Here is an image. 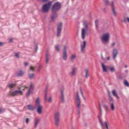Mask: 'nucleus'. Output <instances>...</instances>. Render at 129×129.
Instances as JSON below:
<instances>
[{
    "instance_id": "nucleus-35",
    "label": "nucleus",
    "mask_w": 129,
    "mask_h": 129,
    "mask_svg": "<svg viewBox=\"0 0 129 129\" xmlns=\"http://www.w3.org/2000/svg\"><path fill=\"white\" fill-rule=\"evenodd\" d=\"M124 83L125 85H126L127 86H129V84L128 83L126 80H124Z\"/></svg>"
},
{
    "instance_id": "nucleus-40",
    "label": "nucleus",
    "mask_w": 129,
    "mask_h": 129,
    "mask_svg": "<svg viewBox=\"0 0 129 129\" xmlns=\"http://www.w3.org/2000/svg\"><path fill=\"white\" fill-rule=\"evenodd\" d=\"M98 22V20H96L95 21V26L96 27V28H98V26L97 25V23Z\"/></svg>"
},
{
    "instance_id": "nucleus-39",
    "label": "nucleus",
    "mask_w": 129,
    "mask_h": 129,
    "mask_svg": "<svg viewBox=\"0 0 129 129\" xmlns=\"http://www.w3.org/2000/svg\"><path fill=\"white\" fill-rule=\"evenodd\" d=\"M30 90H28V91L27 92V94H26V96L27 97H28L30 93Z\"/></svg>"
},
{
    "instance_id": "nucleus-47",
    "label": "nucleus",
    "mask_w": 129,
    "mask_h": 129,
    "mask_svg": "<svg viewBox=\"0 0 129 129\" xmlns=\"http://www.w3.org/2000/svg\"><path fill=\"white\" fill-rule=\"evenodd\" d=\"M41 66H40L39 68L37 70V71L38 72H39L41 68Z\"/></svg>"
},
{
    "instance_id": "nucleus-57",
    "label": "nucleus",
    "mask_w": 129,
    "mask_h": 129,
    "mask_svg": "<svg viewBox=\"0 0 129 129\" xmlns=\"http://www.w3.org/2000/svg\"><path fill=\"white\" fill-rule=\"evenodd\" d=\"M82 97L83 98V99L85 100H86V99L84 97V96H82Z\"/></svg>"
},
{
    "instance_id": "nucleus-30",
    "label": "nucleus",
    "mask_w": 129,
    "mask_h": 129,
    "mask_svg": "<svg viewBox=\"0 0 129 129\" xmlns=\"http://www.w3.org/2000/svg\"><path fill=\"white\" fill-rule=\"evenodd\" d=\"M106 6H107L109 4V0H103Z\"/></svg>"
},
{
    "instance_id": "nucleus-43",
    "label": "nucleus",
    "mask_w": 129,
    "mask_h": 129,
    "mask_svg": "<svg viewBox=\"0 0 129 129\" xmlns=\"http://www.w3.org/2000/svg\"><path fill=\"white\" fill-rule=\"evenodd\" d=\"M48 101L49 102H52V98L50 96L48 99Z\"/></svg>"
},
{
    "instance_id": "nucleus-42",
    "label": "nucleus",
    "mask_w": 129,
    "mask_h": 129,
    "mask_svg": "<svg viewBox=\"0 0 129 129\" xmlns=\"http://www.w3.org/2000/svg\"><path fill=\"white\" fill-rule=\"evenodd\" d=\"M29 121V119L28 118H27L26 119V122L27 124H28Z\"/></svg>"
},
{
    "instance_id": "nucleus-49",
    "label": "nucleus",
    "mask_w": 129,
    "mask_h": 129,
    "mask_svg": "<svg viewBox=\"0 0 129 129\" xmlns=\"http://www.w3.org/2000/svg\"><path fill=\"white\" fill-rule=\"evenodd\" d=\"M115 43H113L112 44L111 46L112 47H113L115 45Z\"/></svg>"
},
{
    "instance_id": "nucleus-14",
    "label": "nucleus",
    "mask_w": 129,
    "mask_h": 129,
    "mask_svg": "<svg viewBox=\"0 0 129 129\" xmlns=\"http://www.w3.org/2000/svg\"><path fill=\"white\" fill-rule=\"evenodd\" d=\"M52 13L51 15V18L52 21H54V19L57 16V14L56 12H52Z\"/></svg>"
},
{
    "instance_id": "nucleus-55",
    "label": "nucleus",
    "mask_w": 129,
    "mask_h": 129,
    "mask_svg": "<svg viewBox=\"0 0 129 129\" xmlns=\"http://www.w3.org/2000/svg\"><path fill=\"white\" fill-rule=\"evenodd\" d=\"M48 0H43L42 1L43 2H45L47 1Z\"/></svg>"
},
{
    "instance_id": "nucleus-21",
    "label": "nucleus",
    "mask_w": 129,
    "mask_h": 129,
    "mask_svg": "<svg viewBox=\"0 0 129 129\" xmlns=\"http://www.w3.org/2000/svg\"><path fill=\"white\" fill-rule=\"evenodd\" d=\"M112 93L114 96L116 97L117 99H119V98L116 93V90L115 89L113 90L112 92Z\"/></svg>"
},
{
    "instance_id": "nucleus-4",
    "label": "nucleus",
    "mask_w": 129,
    "mask_h": 129,
    "mask_svg": "<svg viewBox=\"0 0 129 129\" xmlns=\"http://www.w3.org/2000/svg\"><path fill=\"white\" fill-rule=\"evenodd\" d=\"M101 66L103 71L104 72H107L108 70H110V71L112 72L115 71V69L114 67H110V66H106L104 63L101 62Z\"/></svg>"
},
{
    "instance_id": "nucleus-1",
    "label": "nucleus",
    "mask_w": 129,
    "mask_h": 129,
    "mask_svg": "<svg viewBox=\"0 0 129 129\" xmlns=\"http://www.w3.org/2000/svg\"><path fill=\"white\" fill-rule=\"evenodd\" d=\"M76 100L77 110L78 111V114L79 115V116L81 109V101L79 96L78 91H77L76 93Z\"/></svg>"
},
{
    "instance_id": "nucleus-25",
    "label": "nucleus",
    "mask_w": 129,
    "mask_h": 129,
    "mask_svg": "<svg viewBox=\"0 0 129 129\" xmlns=\"http://www.w3.org/2000/svg\"><path fill=\"white\" fill-rule=\"evenodd\" d=\"M85 77L87 79L88 78L89 75L88 70L87 69H86L85 70Z\"/></svg>"
},
{
    "instance_id": "nucleus-8",
    "label": "nucleus",
    "mask_w": 129,
    "mask_h": 129,
    "mask_svg": "<svg viewBox=\"0 0 129 129\" xmlns=\"http://www.w3.org/2000/svg\"><path fill=\"white\" fill-rule=\"evenodd\" d=\"M59 115L58 112H56L55 114L54 118L55 120V124L56 126H57L59 125Z\"/></svg>"
},
{
    "instance_id": "nucleus-19",
    "label": "nucleus",
    "mask_w": 129,
    "mask_h": 129,
    "mask_svg": "<svg viewBox=\"0 0 129 129\" xmlns=\"http://www.w3.org/2000/svg\"><path fill=\"white\" fill-rule=\"evenodd\" d=\"M109 101L110 103V108L111 110L112 111H114L115 109V107L114 104V102L113 100V101Z\"/></svg>"
},
{
    "instance_id": "nucleus-33",
    "label": "nucleus",
    "mask_w": 129,
    "mask_h": 129,
    "mask_svg": "<svg viewBox=\"0 0 129 129\" xmlns=\"http://www.w3.org/2000/svg\"><path fill=\"white\" fill-rule=\"evenodd\" d=\"M99 109H100V115L101 116L102 115V109H101L100 104L99 103Z\"/></svg>"
},
{
    "instance_id": "nucleus-9",
    "label": "nucleus",
    "mask_w": 129,
    "mask_h": 129,
    "mask_svg": "<svg viewBox=\"0 0 129 129\" xmlns=\"http://www.w3.org/2000/svg\"><path fill=\"white\" fill-rule=\"evenodd\" d=\"M109 35L107 33L104 34L101 38L102 41L106 43L109 40Z\"/></svg>"
},
{
    "instance_id": "nucleus-29",
    "label": "nucleus",
    "mask_w": 129,
    "mask_h": 129,
    "mask_svg": "<svg viewBox=\"0 0 129 129\" xmlns=\"http://www.w3.org/2000/svg\"><path fill=\"white\" fill-rule=\"evenodd\" d=\"M103 107H104L106 112H107L108 110V106L106 104H105L103 105Z\"/></svg>"
},
{
    "instance_id": "nucleus-54",
    "label": "nucleus",
    "mask_w": 129,
    "mask_h": 129,
    "mask_svg": "<svg viewBox=\"0 0 129 129\" xmlns=\"http://www.w3.org/2000/svg\"><path fill=\"white\" fill-rule=\"evenodd\" d=\"M121 21L122 22L123 21L124 22H126V20L125 19H124L123 20H122Z\"/></svg>"
},
{
    "instance_id": "nucleus-17",
    "label": "nucleus",
    "mask_w": 129,
    "mask_h": 129,
    "mask_svg": "<svg viewBox=\"0 0 129 129\" xmlns=\"http://www.w3.org/2000/svg\"><path fill=\"white\" fill-rule=\"evenodd\" d=\"M50 54L48 52H47L45 53V57H46V63L47 64L49 62V59Z\"/></svg>"
},
{
    "instance_id": "nucleus-20",
    "label": "nucleus",
    "mask_w": 129,
    "mask_h": 129,
    "mask_svg": "<svg viewBox=\"0 0 129 129\" xmlns=\"http://www.w3.org/2000/svg\"><path fill=\"white\" fill-rule=\"evenodd\" d=\"M24 74V72L22 70H20L17 73V75L18 77H21L23 76Z\"/></svg>"
},
{
    "instance_id": "nucleus-56",
    "label": "nucleus",
    "mask_w": 129,
    "mask_h": 129,
    "mask_svg": "<svg viewBox=\"0 0 129 129\" xmlns=\"http://www.w3.org/2000/svg\"><path fill=\"white\" fill-rule=\"evenodd\" d=\"M103 11H104V12H105L106 11V10L105 9V8H104L103 9Z\"/></svg>"
},
{
    "instance_id": "nucleus-26",
    "label": "nucleus",
    "mask_w": 129,
    "mask_h": 129,
    "mask_svg": "<svg viewBox=\"0 0 129 129\" xmlns=\"http://www.w3.org/2000/svg\"><path fill=\"white\" fill-rule=\"evenodd\" d=\"M16 85L14 83L8 85V86L9 88H14L16 86Z\"/></svg>"
},
{
    "instance_id": "nucleus-6",
    "label": "nucleus",
    "mask_w": 129,
    "mask_h": 129,
    "mask_svg": "<svg viewBox=\"0 0 129 129\" xmlns=\"http://www.w3.org/2000/svg\"><path fill=\"white\" fill-rule=\"evenodd\" d=\"M19 94L22 95V92L21 90H15L13 91H10L8 94L10 96H14L18 95Z\"/></svg>"
},
{
    "instance_id": "nucleus-31",
    "label": "nucleus",
    "mask_w": 129,
    "mask_h": 129,
    "mask_svg": "<svg viewBox=\"0 0 129 129\" xmlns=\"http://www.w3.org/2000/svg\"><path fill=\"white\" fill-rule=\"evenodd\" d=\"M27 87L26 86H24L23 87H19L18 88V89H19V90H24L25 88H27Z\"/></svg>"
},
{
    "instance_id": "nucleus-62",
    "label": "nucleus",
    "mask_w": 129,
    "mask_h": 129,
    "mask_svg": "<svg viewBox=\"0 0 129 129\" xmlns=\"http://www.w3.org/2000/svg\"><path fill=\"white\" fill-rule=\"evenodd\" d=\"M18 53H20V52H18Z\"/></svg>"
},
{
    "instance_id": "nucleus-51",
    "label": "nucleus",
    "mask_w": 129,
    "mask_h": 129,
    "mask_svg": "<svg viewBox=\"0 0 129 129\" xmlns=\"http://www.w3.org/2000/svg\"><path fill=\"white\" fill-rule=\"evenodd\" d=\"M3 45V44L2 42L0 43V46H2Z\"/></svg>"
},
{
    "instance_id": "nucleus-53",
    "label": "nucleus",
    "mask_w": 129,
    "mask_h": 129,
    "mask_svg": "<svg viewBox=\"0 0 129 129\" xmlns=\"http://www.w3.org/2000/svg\"><path fill=\"white\" fill-rule=\"evenodd\" d=\"M36 51L37 50L38 47H37V45H36Z\"/></svg>"
},
{
    "instance_id": "nucleus-41",
    "label": "nucleus",
    "mask_w": 129,
    "mask_h": 129,
    "mask_svg": "<svg viewBox=\"0 0 129 129\" xmlns=\"http://www.w3.org/2000/svg\"><path fill=\"white\" fill-rule=\"evenodd\" d=\"M80 90L81 94V95H82V96H83L84 95H83V92L82 91V89L81 87L80 88Z\"/></svg>"
},
{
    "instance_id": "nucleus-3",
    "label": "nucleus",
    "mask_w": 129,
    "mask_h": 129,
    "mask_svg": "<svg viewBox=\"0 0 129 129\" xmlns=\"http://www.w3.org/2000/svg\"><path fill=\"white\" fill-rule=\"evenodd\" d=\"M52 5V3L50 2L47 4L44 5L42 7V11L43 13H46L48 12Z\"/></svg>"
},
{
    "instance_id": "nucleus-12",
    "label": "nucleus",
    "mask_w": 129,
    "mask_h": 129,
    "mask_svg": "<svg viewBox=\"0 0 129 129\" xmlns=\"http://www.w3.org/2000/svg\"><path fill=\"white\" fill-rule=\"evenodd\" d=\"M86 42L84 41L81 44V52L83 53H84L85 50V49L86 47Z\"/></svg>"
},
{
    "instance_id": "nucleus-23",
    "label": "nucleus",
    "mask_w": 129,
    "mask_h": 129,
    "mask_svg": "<svg viewBox=\"0 0 129 129\" xmlns=\"http://www.w3.org/2000/svg\"><path fill=\"white\" fill-rule=\"evenodd\" d=\"M39 119L36 118L35 120V127L36 128L39 122Z\"/></svg>"
},
{
    "instance_id": "nucleus-32",
    "label": "nucleus",
    "mask_w": 129,
    "mask_h": 129,
    "mask_svg": "<svg viewBox=\"0 0 129 129\" xmlns=\"http://www.w3.org/2000/svg\"><path fill=\"white\" fill-rule=\"evenodd\" d=\"M76 55L75 54L72 55L71 58V60H74L76 58Z\"/></svg>"
},
{
    "instance_id": "nucleus-45",
    "label": "nucleus",
    "mask_w": 129,
    "mask_h": 129,
    "mask_svg": "<svg viewBox=\"0 0 129 129\" xmlns=\"http://www.w3.org/2000/svg\"><path fill=\"white\" fill-rule=\"evenodd\" d=\"M45 100L46 101V100H47V93L46 91L45 93Z\"/></svg>"
},
{
    "instance_id": "nucleus-52",
    "label": "nucleus",
    "mask_w": 129,
    "mask_h": 129,
    "mask_svg": "<svg viewBox=\"0 0 129 129\" xmlns=\"http://www.w3.org/2000/svg\"><path fill=\"white\" fill-rule=\"evenodd\" d=\"M12 39H10L9 40V41L10 42H12Z\"/></svg>"
},
{
    "instance_id": "nucleus-34",
    "label": "nucleus",
    "mask_w": 129,
    "mask_h": 129,
    "mask_svg": "<svg viewBox=\"0 0 129 129\" xmlns=\"http://www.w3.org/2000/svg\"><path fill=\"white\" fill-rule=\"evenodd\" d=\"M59 46L58 45H57L55 47V49L57 51H59Z\"/></svg>"
},
{
    "instance_id": "nucleus-13",
    "label": "nucleus",
    "mask_w": 129,
    "mask_h": 129,
    "mask_svg": "<svg viewBox=\"0 0 129 129\" xmlns=\"http://www.w3.org/2000/svg\"><path fill=\"white\" fill-rule=\"evenodd\" d=\"M118 50L115 48H114L113 50L112 56L113 58L114 59H115L118 53Z\"/></svg>"
},
{
    "instance_id": "nucleus-44",
    "label": "nucleus",
    "mask_w": 129,
    "mask_h": 129,
    "mask_svg": "<svg viewBox=\"0 0 129 129\" xmlns=\"http://www.w3.org/2000/svg\"><path fill=\"white\" fill-rule=\"evenodd\" d=\"M33 85L32 84H31L30 85V86L29 88V90H30L31 89H33Z\"/></svg>"
},
{
    "instance_id": "nucleus-58",
    "label": "nucleus",
    "mask_w": 129,
    "mask_h": 129,
    "mask_svg": "<svg viewBox=\"0 0 129 129\" xmlns=\"http://www.w3.org/2000/svg\"><path fill=\"white\" fill-rule=\"evenodd\" d=\"M98 119H101L100 117L99 116H98Z\"/></svg>"
},
{
    "instance_id": "nucleus-59",
    "label": "nucleus",
    "mask_w": 129,
    "mask_h": 129,
    "mask_svg": "<svg viewBox=\"0 0 129 129\" xmlns=\"http://www.w3.org/2000/svg\"><path fill=\"white\" fill-rule=\"evenodd\" d=\"M109 59H110V57H108L107 58V60H109Z\"/></svg>"
},
{
    "instance_id": "nucleus-27",
    "label": "nucleus",
    "mask_w": 129,
    "mask_h": 129,
    "mask_svg": "<svg viewBox=\"0 0 129 129\" xmlns=\"http://www.w3.org/2000/svg\"><path fill=\"white\" fill-rule=\"evenodd\" d=\"M28 75L29 79H33L34 77L35 74L34 73H29Z\"/></svg>"
},
{
    "instance_id": "nucleus-36",
    "label": "nucleus",
    "mask_w": 129,
    "mask_h": 129,
    "mask_svg": "<svg viewBox=\"0 0 129 129\" xmlns=\"http://www.w3.org/2000/svg\"><path fill=\"white\" fill-rule=\"evenodd\" d=\"M5 111V109L3 108H0V113L4 112Z\"/></svg>"
},
{
    "instance_id": "nucleus-5",
    "label": "nucleus",
    "mask_w": 129,
    "mask_h": 129,
    "mask_svg": "<svg viewBox=\"0 0 129 129\" xmlns=\"http://www.w3.org/2000/svg\"><path fill=\"white\" fill-rule=\"evenodd\" d=\"M61 8V4L58 2H55L53 5L52 10V12H56L59 10Z\"/></svg>"
},
{
    "instance_id": "nucleus-48",
    "label": "nucleus",
    "mask_w": 129,
    "mask_h": 129,
    "mask_svg": "<svg viewBox=\"0 0 129 129\" xmlns=\"http://www.w3.org/2000/svg\"><path fill=\"white\" fill-rule=\"evenodd\" d=\"M24 64L25 66H26L28 64V63L27 62H24Z\"/></svg>"
},
{
    "instance_id": "nucleus-24",
    "label": "nucleus",
    "mask_w": 129,
    "mask_h": 129,
    "mask_svg": "<svg viewBox=\"0 0 129 129\" xmlns=\"http://www.w3.org/2000/svg\"><path fill=\"white\" fill-rule=\"evenodd\" d=\"M107 92L109 101H113V99L111 97L110 92L109 91H108Z\"/></svg>"
},
{
    "instance_id": "nucleus-10",
    "label": "nucleus",
    "mask_w": 129,
    "mask_h": 129,
    "mask_svg": "<svg viewBox=\"0 0 129 129\" xmlns=\"http://www.w3.org/2000/svg\"><path fill=\"white\" fill-rule=\"evenodd\" d=\"M67 53L66 47L65 45L63 46V59L65 60L67 59Z\"/></svg>"
},
{
    "instance_id": "nucleus-61",
    "label": "nucleus",
    "mask_w": 129,
    "mask_h": 129,
    "mask_svg": "<svg viewBox=\"0 0 129 129\" xmlns=\"http://www.w3.org/2000/svg\"><path fill=\"white\" fill-rule=\"evenodd\" d=\"M125 68H126L127 67V65H125Z\"/></svg>"
},
{
    "instance_id": "nucleus-11",
    "label": "nucleus",
    "mask_w": 129,
    "mask_h": 129,
    "mask_svg": "<svg viewBox=\"0 0 129 129\" xmlns=\"http://www.w3.org/2000/svg\"><path fill=\"white\" fill-rule=\"evenodd\" d=\"M99 120L102 129H105L104 128L105 126L106 127L107 129H109L108 124L106 122H105V124H104L101 119H100Z\"/></svg>"
},
{
    "instance_id": "nucleus-28",
    "label": "nucleus",
    "mask_w": 129,
    "mask_h": 129,
    "mask_svg": "<svg viewBox=\"0 0 129 129\" xmlns=\"http://www.w3.org/2000/svg\"><path fill=\"white\" fill-rule=\"evenodd\" d=\"M28 109L30 110H33L34 108L32 105H28L27 106Z\"/></svg>"
},
{
    "instance_id": "nucleus-46",
    "label": "nucleus",
    "mask_w": 129,
    "mask_h": 129,
    "mask_svg": "<svg viewBox=\"0 0 129 129\" xmlns=\"http://www.w3.org/2000/svg\"><path fill=\"white\" fill-rule=\"evenodd\" d=\"M15 56L19 58V56L18 53H16L15 54Z\"/></svg>"
},
{
    "instance_id": "nucleus-16",
    "label": "nucleus",
    "mask_w": 129,
    "mask_h": 129,
    "mask_svg": "<svg viewBox=\"0 0 129 129\" xmlns=\"http://www.w3.org/2000/svg\"><path fill=\"white\" fill-rule=\"evenodd\" d=\"M77 69L76 68H73L72 69V72L69 74L71 76H74L77 71Z\"/></svg>"
},
{
    "instance_id": "nucleus-2",
    "label": "nucleus",
    "mask_w": 129,
    "mask_h": 129,
    "mask_svg": "<svg viewBox=\"0 0 129 129\" xmlns=\"http://www.w3.org/2000/svg\"><path fill=\"white\" fill-rule=\"evenodd\" d=\"M35 108L37 109V112L39 114H41L42 112L43 106L41 105L39 101V98L37 99L35 105Z\"/></svg>"
},
{
    "instance_id": "nucleus-7",
    "label": "nucleus",
    "mask_w": 129,
    "mask_h": 129,
    "mask_svg": "<svg viewBox=\"0 0 129 129\" xmlns=\"http://www.w3.org/2000/svg\"><path fill=\"white\" fill-rule=\"evenodd\" d=\"M62 27V24L61 23H60L57 26V37H60L61 35Z\"/></svg>"
},
{
    "instance_id": "nucleus-15",
    "label": "nucleus",
    "mask_w": 129,
    "mask_h": 129,
    "mask_svg": "<svg viewBox=\"0 0 129 129\" xmlns=\"http://www.w3.org/2000/svg\"><path fill=\"white\" fill-rule=\"evenodd\" d=\"M114 3L113 2H112L111 5V7L114 15L116 16V13L115 10V9L114 6Z\"/></svg>"
},
{
    "instance_id": "nucleus-50",
    "label": "nucleus",
    "mask_w": 129,
    "mask_h": 129,
    "mask_svg": "<svg viewBox=\"0 0 129 129\" xmlns=\"http://www.w3.org/2000/svg\"><path fill=\"white\" fill-rule=\"evenodd\" d=\"M126 19L127 20V21L129 23V18L127 17L126 18Z\"/></svg>"
},
{
    "instance_id": "nucleus-60",
    "label": "nucleus",
    "mask_w": 129,
    "mask_h": 129,
    "mask_svg": "<svg viewBox=\"0 0 129 129\" xmlns=\"http://www.w3.org/2000/svg\"><path fill=\"white\" fill-rule=\"evenodd\" d=\"M101 58H102L103 59H104L103 58V56H101Z\"/></svg>"
},
{
    "instance_id": "nucleus-37",
    "label": "nucleus",
    "mask_w": 129,
    "mask_h": 129,
    "mask_svg": "<svg viewBox=\"0 0 129 129\" xmlns=\"http://www.w3.org/2000/svg\"><path fill=\"white\" fill-rule=\"evenodd\" d=\"M35 67H33L32 66H30V70L33 71H34L35 70Z\"/></svg>"
},
{
    "instance_id": "nucleus-22",
    "label": "nucleus",
    "mask_w": 129,
    "mask_h": 129,
    "mask_svg": "<svg viewBox=\"0 0 129 129\" xmlns=\"http://www.w3.org/2000/svg\"><path fill=\"white\" fill-rule=\"evenodd\" d=\"M85 29H82V38L83 39H84L85 38Z\"/></svg>"
},
{
    "instance_id": "nucleus-18",
    "label": "nucleus",
    "mask_w": 129,
    "mask_h": 129,
    "mask_svg": "<svg viewBox=\"0 0 129 129\" xmlns=\"http://www.w3.org/2000/svg\"><path fill=\"white\" fill-rule=\"evenodd\" d=\"M60 93L61 94V99L62 101L64 103L65 102V100L64 99V96L63 95V89L61 88L60 90Z\"/></svg>"
},
{
    "instance_id": "nucleus-38",
    "label": "nucleus",
    "mask_w": 129,
    "mask_h": 129,
    "mask_svg": "<svg viewBox=\"0 0 129 129\" xmlns=\"http://www.w3.org/2000/svg\"><path fill=\"white\" fill-rule=\"evenodd\" d=\"M84 24L85 26V27L86 28H87V24L86 21H85L84 22Z\"/></svg>"
}]
</instances>
